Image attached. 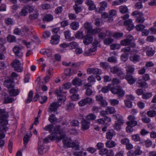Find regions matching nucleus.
<instances>
[{"label":"nucleus","instance_id":"obj_1","mask_svg":"<svg viewBox=\"0 0 156 156\" xmlns=\"http://www.w3.org/2000/svg\"><path fill=\"white\" fill-rule=\"evenodd\" d=\"M0 139H1L5 137V135L4 133L8 129V127L6 126L8 123L7 120L8 115L4 113H0Z\"/></svg>","mask_w":156,"mask_h":156},{"label":"nucleus","instance_id":"obj_2","mask_svg":"<svg viewBox=\"0 0 156 156\" xmlns=\"http://www.w3.org/2000/svg\"><path fill=\"white\" fill-rule=\"evenodd\" d=\"M60 127V126H57L55 127H54L53 125L50 124L46 126L44 129L45 130L48 131L51 135H53L61 133L62 130Z\"/></svg>","mask_w":156,"mask_h":156},{"label":"nucleus","instance_id":"obj_3","mask_svg":"<svg viewBox=\"0 0 156 156\" xmlns=\"http://www.w3.org/2000/svg\"><path fill=\"white\" fill-rule=\"evenodd\" d=\"M133 39V37L130 35H129L126 39L121 40L120 41V44L123 46L129 45V46L131 48H135L136 46L135 43L132 42V41Z\"/></svg>","mask_w":156,"mask_h":156},{"label":"nucleus","instance_id":"obj_4","mask_svg":"<svg viewBox=\"0 0 156 156\" xmlns=\"http://www.w3.org/2000/svg\"><path fill=\"white\" fill-rule=\"evenodd\" d=\"M113 116L114 117H115L117 120L113 126L114 129L117 131H119L121 129V125L124 123L123 118L121 115L119 114H117Z\"/></svg>","mask_w":156,"mask_h":156},{"label":"nucleus","instance_id":"obj_5","mask_svg":"<svg viewBox=\"0 0 156 156\" xmlns=\"http://www.w3.org/2000/svg\"><path fill=\"white\" fill-rule=\"evenodd\" d=\"M111 92L116 94L119 98L122 97L125 94V91L120 87L118 86L114 87L111 89Z\"/></svg>","mask_w":156,"mask_h":156},{"label":"nucleus","instance_id":"obj_6","mask_svg":"<svg viewBox=\"0 0 156 156\" xmlns=\"http://www.w3.org/2000/svg\"><path fill=\"white\" fill-rule=\"evenodd\" d=\"M99 154L101 156H113L114 155V153L112 150H108L105 148L102 149L100 150Z\"/></svg>","mask_w":156,"mask_h":156},{"label":"nucleus","instance_id":"obj_7","mask_svg":"<svg viewBox=\"0 0 156 156\" xmlns=\"http://www.w3.org/2000/svg\"><path fill=\"white\" fill-rule=\"evenodd\" d=\"M21 65L19 60L15 59L12 64V66L14 68L15 70L18 72H21L23 70V68L21 66Z\"/></svg>","mask_w":156,"mask_h":156},{"label":"nucleus","instance_id":"obj_8","mask_svg":"<svg viewBox=\"0 0 156 156\" xmlns=\"http://www.w3.org/2000/svg\"><path fill=\"white\" fill-rule=\"evenodd\" d=\"M60 105L59 102H54L50 104L48 107V112H56Z\"/></svg>","mask_w":156,"mask_h":156},{"label":"nucleus","instance_id":"obj_9","mask_svg":"<svg viewBox=\"0 0 156 156\" xmlns=\"http://www.w3.org/2000/svg\"><path fill=\"white\" fill-rule=\"evenodd\" d=\"M65 92L62 91L61 88L55 91L56 94L59 97L58 98V101L61 102H64L66 100V95L64 94Z\"/></svg>","mask_w":156,"mask_h":156},{"label":"nucleus","instance_id":"obj_10","mask_svg":"<svg viewBox=\"0 0 156 156\" xmlns=\"http://www.w3.org/2000/svg\"><path fill=\"white\" fill-rule=\"evenodd\" d=\"M13 51L16 58H20L22 56L23 53L21 47L17 46H14L13 48Z\"/></svg>","mask_w":156,"mask_h":156},{"label":"nucleus","instance_id":"obj_11","mask_svg":"<svg viewBox=\"0 0 156 156\" xmlns=\"http://www.w3.org/2000/svg\"><path fill=\"white\" fill-rule=\"evenodd\" d=\"M129 121L127 122V125L130 126L132 127H134L137 125V122L135 120V117L133 115H129L128 118Z\"/></svg>","mask_w":156,"mask_h":156},{"label":"nucleus","instance_id":"obj_12","mask_svg":"<svg viewBox=\"0 0 156 156\" xmlns=\"http://www.w3.org/2000/svg\"><path fill=\"white\" fill-rule=\"evenodd\" d=\"M13 79L12 77H8L4 81V84L5 87L9 88L13 87Z\"/></svg>","mask_w":156,"mask_h":156},{"label":"nucleus","instance_id":"obj_13","mask_svg":"<svg viewBox=\"0 0 156 156\" xmlns=\"http://www.w3.org/2000/svg\"><path fill=\"white\" fill-rule=\"evenodd\" d=\"M128 83L130 85L133 84L136 81V79L134 78L131 74H128L126 76L125 75V77Z\"/></svg>","mask_w":156,"mask_h":156},{"label":"nucleus","instance_id":"obj_14","mask_svg":"<svg viewBox=\"0 0 156 156\" xmlns=\"http://www.w3.org/2000/svg\"><path fill=\"white\" fill-rule=\"evenodd\" d=\"M50 43L53 45L58 44L59 42L60 36L58 34L53 35L51 36Z\"/></svg>","mask_w":156,"mask_h":156},{"label":"nucleus","instance_id":"obj_15","mask_svg":"<svg viewBox=\"0 0 156 156\" xmlns=\"http://www.w3.org/2000/svg\"><path fill=\"white\" fill-rule=\"evenodd\" d=\"M62 142L64 145L66 144V146L69 147L73 148L75 146V144L72 142V140L69 138H64Z\"/></svg>","mask_w":156,"mask_h":156},{"label":"nucleus","instance_id":"obj_16","mask_svg":"<svg viewBox=\"0 0 156 156\" xmlns=\"http://www.w3.org/2000/svg\"><path fill=\"white\" fill-rule=\"evenodd\" d=\"M87 73L88 74L92 73L94 74H101V69L96 68H89L87 70Z\"/></svg>","mask_w":156,"mask_h":156},{"label":"nucleus","instance_id":"obj_17","mask_svg":"<svg viewBox=\"0 0 156 156\" xmlns=\"http://www.w3.org/2000/svg\"><path fill=\"white\" fill-rule=\"evenodd\" d=\"M129 60L134 63H136L140 61V55L134 54L133 55L130 56Z\"/></svg>","mask_w":156,"mask_h":156},{"label":"nucleus","instance_id":"obj_18","mask_svg":"<svg viewBox=\"0 0 156 156\" xmlns=\"http://www.w3.org/2000/svg\"><path fill=\"white\" fill-rule=\"evenodd\" d=\"M112 33L110 31L107 30H105V32L102 31L98 34V37L101 39H104L106 36H111Z\"/></svg>","mask_w":156,"mask_h":156},{"label":"nucleus","instance_id":"obj_19","mask_svg":"<svg viewBox=\"0 0 156 156\" xmlns=\"http://www.w3.org/2000/svg\"><path fill=\"white\" fill-rule=\"evenodd\" d=\"M96 99L97 101H100L99 104L102 106H105L107 105L106 101L103 99V97L100 95L96 96Z\"/></svg>","mask_w":156,"mask_h":156},{"label":"nucleus","instance_id":"obj_20","mask_svg":"<svg viewBox=\"0 0 156 156\" xmlns=\"http://www.w3.org/2000/svg\"><path fill=\"white\" fill-rule=\"evenodd\" d=\"M93 38L90 36L87 35L83 38V43L85 45H87L92 41Z\"/></svg>","mask_w":156,"mask_h":156},{"label":"nucleus","instance_id":"obj_21","mask_svg":"<svg viewBox=\"0 0 156 156\" xmlns=\"http://www.w3.org/2000/svg\"><path fill=\"white\" fill-rule=\"evenodd\" d=\"M4 94L5 97L3 103L6 104L12 103L14 100L13 98L9 96L8 95L6 94L5 93Z\"/></svg>","mask_w":156,"mask_h":156},{"label":"nucleus","instance_id":"obj_22","mask_svg":"<svg viewBox=\"0 0 156 156\" xmlns=\"http://www.w3.org/2000/svg\"><path fill=\"white\" fill-rule=\"evenodd\" d=\"M124 24L125 25L128 26V30L129 31L132 30L133 28L134 27V26L132 24V20L130 19H129L125 21L124 22Z\"/></svg>","mask_w":156,"mask_h":156},{"label":"nucleus","instance_id":"obj_23","mask_svg":"<svg viewBox=\"0 0 156 156\" xmlns=\"http://www.w3.org/2000/svg\"><path fill=\"white\" fill-rule=\"evenodd\" d=\"M116 11L114 9H112L110 10L109 12V19L107 21L108 23L112 21L113 16H116Z\"/></svg>","mask_w":156,"mask_h":156},{"label":"nucleus","instance_id":"obj_24","mask_svg":"<svg viewBox=\"0 0 156 156\" xmlns=\"http://www.w3.org/2000/svg\"><path fill=\"white\" fill-rule=\"evenodd\" d=\"M115 74L120 78V79H124L125 74L121 68H118L115 73Z\"/></svg>","mask_w":156,"mask_h":156},{"label":"nucleus","instance_id":"obj_25","mask_svg":"<svg viewBox=\"0 0 156 156\" xmlns=\"http://www.w3.org/2000/svg\"><path fill=\"white\" fill-rule=\"evenodd\" d=\"M134 68L133 66L128 65L126 67V75L128 74H131L133 73L134 71Z\"/></svg>","mask_w":156,"mask_h":156},{"label":"nucleus","instance_id":"obj_26","mask_svg":"<svg viewBox=\"0 0 156 156\" xmlns=\"http://www.w3.org/2000/svg\"><path fill=\"white\" fill-rule=\"evenodd\" d=\"M115 135V133L113 129L108 130L106 133V137L108 139H111L113 136Z\"/></svg>","mask_w":156,"mask_h":156},{"label":"nucleus","instance_id":"obj_27","mask_svg":"<svg viewBox=\"0 0 156 156\" xmlns=\"http://www.w3.org/2000/svg\"><path fill=\"white\" fill-rule=\"evenodd\" d=\"M116 145V143L113 141L108 140L105 143L106 147L111 148L115 146Z\"/></svg>","mask_w":156,"mask_h":156},{"label":"nucleus","instance_id":"obj_28","mask_svg":"<svg viewBox=\"0 0 156 156\" xmlns=\"http://www.w3.org/2000/svg\"><path fill=\"white\" fill-rule=\"evenodd\" d=\"M86 3L89 6V9L90 10H92L95 8V6L92 1L87 0L86 1Z\"/></svg>","mask_w":156,"mask_h":156},{"label":"nucleus","instance_id":"obj_29","mask_svg":"<svg viewBox=\"0 0 156 156\" xmlns=\"http://www.w3.org/2000/svg\"><path fill=\"white\" fill-rule=\"evenodd\" d=\"M32 135V133H30L29 134L27 133L23 138L24 144V148L26 147V145L27 144L29 141V138Z\"/></svg>","mask_w":156,"mask_h":156},{"label":"nucleus","instance_id":"obj_30","mask_svg":"<svg viewBox=\"0 0 156 156\" xmlns=\"http://www.w3.org/2000/svg\"><path fill=\"white\" fill-rule=\"evenodd\" d=\"M82 81L80 79L76 78L73 80L72 83L73 85L80 86L82 84Z\"/></svg>","mask_w":156,"mask_h":156},{"label":"nucleus","instance_id":"obj_31","mask_svg":"<svg viewBox=\"0 0 156 156\" xmlns=\"http://www.w3.org/2000/svg\"><path fill=\"white\" fill-rule=\"evenodd\" d=\"M90 122L85 120L82 121V130H84L88 129L90 126Z\"/></svg>","mask_w":156,"mask_h":156},{"label":"nucleus","instance_id":"obj_32","mask_svg":"<svg viewBox=\"0 0 156 156\" xmlns=\"http://www.w3.org/2000/svg\"><path fill=\"white\" fill-rule=\"evenodd\" d=\"M146 81L143 80L142 79L140 78L138 80L137 83L140 85V87H147V85Z\"/></svg>","mask_w":156,"mask_h":156},{"label":"nucleus","instance_id":"obj_33","mask_svg":"<svg viewBox=\"0 0 156 156\" xmlns=\"http://www.w3.org/2000/svg\"><path fill=\"white\" fill-rule=\"evenodd\" d=\"M147 49V55L150 57L152 56L155 53L154 50L152 48L150 47H148Z\"/></svg>","mask_w":156,"mask_h":156},{"label":"nucleus","instance_id":"obj_34","mask_svg":"<svg viewBox=\"0 0 156 156\" xmlns=\"http://www.w3.org/2000/svg\"><path fill=\"white\" fill-rule=\"evenodd\" d=\"M100 7L99 9V12H101L105 10L107 7V3L105 2H103L100 3Z\"/></svg>","mask_w":156,"mask_h":156},{"label":"nucleus","instance_id":"obj_35","mask_svg":"<svg viewBox=\"0 0 156 156\" xmlns=\"http://www.w3.org/2000/svg\"><path fill=\"white\" fill-rule=\"evenodd\" d=\"M101 30V29L100 28H97L95 29H93L92 27L88 32V33L92 34H94L100 32Z\"/></svg>","mask_w":156,"mask_h":156},{"label":"nucleus","instance_id":"obj_36","mask_svg":"<svg viewBox=\"0 0 156 156\" xmlns=\"http://www.w3.org/2000/svg\"><path fill=\"white\" fill-rule=\"evenodd\" d=\"M97 49V48L96 45H93L92 47L89 49V52H85L83 53V55L85 56H89L90 55V53L95 51H96Z\"/></svg>","mask_w":156,"mask_h":156},{"label":"nucleus","instance_id":"obj_37","mask_svg":"<svg viewBox=\"0 0 156 156\" xmlns=\"http://www.w3.org/2000/svg\"><path fill=\"white\" fill-rule=\"evenodd\" d=\"M9 92L11 96H15L19 94V91L18 89L12 88L9 90Z\"/></svg>","mask_w":156,"mask_h":156},{"label":"nucleus","instance_id":"obj_38","mask_svg":"<svg viewBox=\"0 0 156 156\" xmlns=\"http://www.w3.org/2000/svg\"><path fill=\"white\" fill-rule=\"evenodd\" d=\"M53 19V16L51 14H47L45 15L43 18L44 21L47 22L51 21Z\"/></svg>","mask_w":156,"mask_h":156},{"label":"nucleus","instance_id":"obj_39","mask_svg":"<svg viewBox=\"0 0 156 156\" xmlns=\"http://www.w3.org/2000/svg\"><path fill=\"white\" fill-rule=\"evenodd\" d=\"M70 27L72 30H76L79 27V23L77 22H73L70 24Z\"/></svg>","mask_w":156,"mask_h":156},{"label":"nucleus","instance_id":"obj_40","mask_svg":"<svg viewBox=\"0 0 156 156\" xmlns=\"http://www.w3.org/2000/svg\"><path fill=\"white\" fill-rule=\"evenodd\" d=\"M78 45L77 43L74 41L71 42L69 44V48L71 49L76 48L78 47Z\"/></svg>","mask_w":156,"mask_h":156},{"label":"nucleus","instance_id":"obj_41","mask_svg":"<svg viewBox=\"0 0 156 156\" xmlns=\"http://www.w3.org/2000/svg\"><path fill=\"white\" fill-rule=\"evenodd\" d=\"M111 84H108L107 86H105L103 87L101 89V91L102 92L106 93H107L109 90L111 89Z\"/></svg>","mask_w":156,"mask_h":156},{"label":"nucleus","instance_id":"obj_42","mask_svg":"<svg viewBox=\"0 0 156 156\" xmlns=\"http://www.w3.org/2000/svg\"><path fill=\"white\" fill-rule=\"evenodd\" d=\"M7 41L9 42H15L16 41L15 37L10 34H9L7 36Z\"/></svg>","mask_w":156,"mask_h":156},{"label":"nucleus","instance_id":"obj_43","mask_svg":"<svg viewBox=\"0 0 156 156\" xmlns=\"http://www.w3.org/2000/svg\"><path fill=\"white\" fill-rule=\"evenodd\" d=\"M114 41V39L111 38H108L104 40V44L107 45H108Z\"/></svg>","mask_w":156,"mask_h":156},{"label":"nucleus","instance_id":"obj_44","mask_svg":"<svg viewBox=\"0 0 156 156\" xmlns=\"http://www.w3.org/2000/svg\"><path fill=\"white\" fill-rule=\"evenodd\" d=\"M48 120L51 123H53L57 121V119L55 117V115L51 114L49 116L48 118Z\"/></svg>","mask_w":156,"mask_h":156},{"label":"nucleus","instance_id":"obj_45","mask_svg":"<svg viewBox=\"0 0 156 156\" xmlns=\"http://www.w3.org/2000/svg\"><path fill=\"white\" fill-rule=\"evenodd\" d=\"M106 112L107 114H111L115 113V109L112 107H108L106 109Z\"/></svg>","mask_w":156,"mask_h":156},{"label":"nucleus","instance_id":"obj_46","mask_svg":"<svg viewBox=\"0 0 156 156\" xmlns=\"http://www.w3.org/2000/svg\"><path fill=\"white\" fill-rule=\"evenodd\" d=\"M119 10L121 13H126L128 11L127 7L125 6H121L119 7Z\"/></svg>","mask_w":156,"mask_h":156},{"label":"nucleus","instance_id":"obj_47","mask_svg":"<svg viewBox=\"0 0 156 156\" xmlns=\"http://www.w3.org/2000/svg\"><path fill=\"white\" fill-rule=\"evenodd\" d=\"M147 114L150 117H153L156 116V111L154 110H151L147 111Z\"/></svg>","mask_w":156,"mask_h":156},{"label":"nucleus","instance_id":"obj_48","mask_svg":"<svg viewBox=\"0 0 156 156\" xmlns=\"http://www.w3.org/2000/svg\"><path fill=\"white\" fill-rule=\"evenodd\" d=\"M73 9L76 14L81 12L82 11L80 7L78 6L77 5L76 3L73 6Z\"/></svg>","mask_w":156,"mask_h":156},{"label":"nucleus","instance_id":"obj_49","mask_svg":"<svg viewBox=\"0 0 156 156\" xmlns=\"http://www.w3.org/2000/svg\"><path fill=\"white\" fill-rule=\"evenodd\" d=\"M5 23L7 25H12L13 24L12 20L10 18H6L5 20Z\"/></svg>","mask_w":156,"mask_h":156},{"label":"nucleus","instance_id":"obj_50","mask_svg":"<svg viewBox=\"0 0 156 156\" xmlns=\"http://www.w3.org/2000/svg\"><path fill=\"white\" fill-rule=\"evenodd\" d=\"M84 99L87 105H91L93 103L94 101L92 98L88 97L85 98Z\"/></svg>","mask_w":156,"mask_h":156},{"label":"nucleus","instance_id":"obj_51","mask_svg":"<svg viewBox=\"0 0 156 156\" xmlns=\"http://www.w3.org/2000/svg\"><path fill=\"white\" fill-rule=\"evenodd\" d=\"M131 49L130 46L126 47L121 49V51L124 52V53H126L129 54V53Z\"/></svg>","mask_w":156,"mask_h":156},{"label":"nucleus","instance_id":"obj_52","mask_svg":"<svg viewBox=\"0 0 156 156\" xmlns=\"http://www.w3.org/2000/svg\"><path fill=\"white\" fill-rule=\"evenodd\" d=\"M143 15L139 16L136 19V21L140 23H143L145 20Z\"/></svg>","mask_w":156,"mask_h":156},{"label":"nucleus","instance_id":"obj_53","mask_svg":"<svg viewBox=\"0 0 156 156\" xmlns=\"http://www.w3.org/2000/svg\"><path fill=\"white\" fill-rule=\"evenodd\" d=\"M96 117V115L94 114H90L87 116L86 119L87 120H94Z\"/></svg>","mask_w":156,"mask_h":156},{"label":"nucleus","instance_id":"obj_54","mask_svg":"<svg viewBox=\"0 0 156 156\" xmlns=\"http://www.w3.org/2000/svg\"><path fill=\"white\" fill-rule=\"evenodd\" d=\"M28 12L27 11L26 9L25 8V6L22 9L20 12V14L21 16H26L27 15Z\"/></svg>","mask_w":156,"mask_h":156},{"label":"nucleus","instance_id":"obj_55","mask_svg":"<svg viewBox=\"0 0 156 156\" xmlns=\"http://www.w3.org/2000/svg\"><path fill=\"white\" fill-rule=\"evenodd\" d=\"M47 97L45 96L43 97L40 96L39 98V102L41 104H43L46 102L47 101Z\"/></svg>","mask_w":156,"mask_h":156},{"label":"nucleus","instance_id":"obj_56","mask_svg":"<svg viewBox=\"0 0 156 156\" xmlns=\"http://www.w3.org/2000/svg\"><path fill=\"white\" fill-rule=\"evenodd\" d=\"M123 35V34L122 33L116 32L113 34V37L115 38H118L122 37Z\"/></svg>","mask_w":156,"mask_h":156},{"label":"nucleus","instance_id":"obj_57","mask_svg":"<svg viewBox=\"0 0 156 156\" xmlns=\"http://www.w3.org/2000/svg\"><path fill=\"white\" fill-rule=\"evenodd\" d=\"M33 94V92L32 91H30L29 92L28 95V98L26 101L27 103H29L31 101Z\"/></svg>","mask_w":156,"mask_h":156},{"label":"nucleus","instance_id":"obj_58","mask_svg":"<svg viewBox=\"0 0 156 156\" xmlns=\"http://www.w3.org/2000/svg\"><path fill=\"white\" fill-rule=\"evenodd\" d=\"M141 143L145 144L147 147H150L152 145V142L150 140H147L144 142H141Z\"/></svg>","mask_w":156,"mask_h":156},{"label":"nucleus","instance_id":"obj_59","mask_svg":"<svg viewBox=\"0 0 156 156\" xmlns=\"http://www.w3.org/2000/svg\"><path fill=\"white\" fill-rule=\"evenodd\" d=\"M38 149L39 153L41 154H42L43 153H45L47 151V150L46 149L44 148V146H43L42 145L39 147Z\"/></svg>","mask_w":156,"mask_h":156},{"label":"nucleus","instance_id":"obj_60","mask_svg":"<svg viewBox=\"0 0 156 156\" xmlns=\"http://www.w3.org/2000/svg\"><path fill=\"white\" fill-rule=\"evenodd\" d=\"M145 28V26L143 24H138L136 26V29L138 31H142Z\"/></svg>","mask_w":156,"mask_h":156},{"label":"nucleus","instance_id":"obj_61","mask_svg":"<svg viewBox=\"0 0 156 156\" xmlns=\"http://www.w3.org/2000/svg\"><path fill=\"white\" fill-rule=\"evenodd\" d=\"M63 9L62 6H59L57 7L55 10V13L57 14H59L62 13Z\"/></svg>","mask_w":156,"mask_h":156},{"label":"nucleus","instance_id":"obj_62","mask_svg":"<svg viewBox=\"0 0 156 156\" xmlns=\"http://www.w3.org/2000/svg\"><path fill=\"white\" fill-rule=\"evenodd\" d=\"M152 96L151 93H147L143 94L142 95V98L144 99H147L151 97Z\"/></svg>","mask_w":156,"mask_h":156},{"label":"nucleus","instance_id":"obj_63","mask_svg":"<svg viewBox=\"0 0 156 156\" xmlns=\"http://www.w3.org/2000/svg\"><path fill=\"white\" fill-rule=\"evenodd\" d=\"M110 102L112 105L115 106L118 104L119 101L117 99H112L110 100Z\"/></svg>","mask_w":156,"mask_h":156},{"label":"nucleus","instance_id":"obj_64","mask_svg":"<svg viewBox=\"0 0 156 156\" xmlns=\"http://www.w3.org/2000/svg\"><path fill=\"white\" fill-rule=\"evenodd\" d=\"M110 48L112 50L118 49L120 48V45L118 44H113L110 46Z\"/></svg>","mask_w":156,"mask_h":156}]
</instances>
